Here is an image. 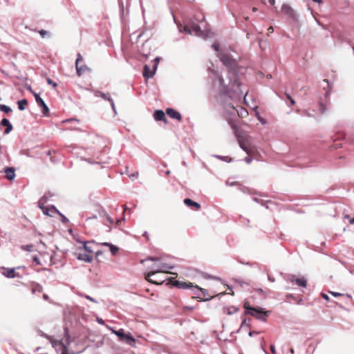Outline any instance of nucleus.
<instances>
[{"label": "nucleus", "instance_id": "obj_1", "mask_svg": "<svg viewBox=\"0 0 354 354\" xmlns=\"http://www.w3.org/2000/svg\"><path fill=\"white\" fill-rule=\"evenodd\" d=\"M212 48L216 52L217 57L227 69L228 83L225 84V80L216 71L214 72L216 78L218 80L221 88L220 95L221 96L231 97V93L233 92L240 93L243 94L241 90V84L239 78L246 72V68L239 65L236 59L233 58L230 53L220 50V44L214 42L212 45Z\"/></svg>", "mask_w": 354, "mask_h": 354}, {"label": "nucleus", "instance_id": "obj_2", "mask_svg": "<svg viewBox=\"0 0 354 354\" xmlns=\"http://www.w3.org/2000/svg\"><path fill=\"white\" fill-rule=\"evenodd\" d=\"M174 268V266H171L169 263H154L151 266L148 268L149 270V272L145 273V279L152 283V284H162L165 280L160 279V281H156L151 279V277L155 275L157 273H161V272H168L169 270H171Z\"/></svg>", "mask_w": 354, "mask_h": 354}, {"label": "nucleus", "instance_id": "obj_3", "mask_svg": "<svg viewBox=\"0 0 354 354\" xmlns=\"http://www.w3.org/2000/svg\"><path fill=\"white\" fill-rule=\"evenodd\" d=\"M77 338L76 335L71 331L69 324L68 323L65 324L64 326V337L59 340V346L62 348L61 354H69L68 347L71 344L75 342Z\"/></svg>", "mask_w": 354, "mask_h": 354}, {"label": "nucleus", "instance_id": "obj_4", "mask_svg": "<svg viewBox=\"0 0 354 354\" xmlns=\"http://www.w3.org/2000/svg\"><path fill=\"white\" fill-rule=\"evenodd\" d=\"M243 307L245 309L244 315H250L260 321L266 322L270 314V311H266L261 307L251 306L248 301L244 303Z\"/></svg>", "mask_w": 354, "mask_h": 354}, {"label": "nucleus", "instance_id": "obj_5", "mask_svg": "<svg viewBox=\"0 0 354 354\" xmlns=\"http://www.w3.org/2000/svg\"><path fill=\"white\" fill-rule=\"evenodd\" d=\"M111 333L115 334L120 342L126 343L130 346H133L136 344V339L130 333H126L124 329L120 328L115 330L111 327H109Z\"/></svg>", "mask_w": 354, "mask_h": 354}, {"label": "nucleus", "instance_id": "obj_6", "mask_svg": "<svg viewBox=\"0 0 354 354\" xmlns=\"http://www.w3.org/2000/svg\"><path fill=\"white\" fill-rule=\"evenodd\" d=\"M281 11L292 20L295 26L299 27V16L290 6L283 3L281 6Z\"/></svg>", "mask_w": 354, "mask_h": 354}, {"label": "nucleus", "instance_id": "obj_7", "mask_svg": "<svg viewBox=\"0 0 354 354\" xmlns=\"http://www.w3.org/2000/svg\"><path fill=\"white\" fill-rule=\"evenodd\" d=\"M232 128L234 129L235 136L239 139V146L243 151H244L248 155H254L256 153H258L256 149L248 147L243 140L240 139L239 136L238 135L237 127L235 125H232Z\"/></svg>", "mask_w": 354, "mask_h": 354}, {"label": "nucleus", "instance_id": "obj_8", "mask_svg": "<svg viewBox=\"0 0 354 354\" xmlns=\"http://www.w3.org/2000/svg\"><path fill=\"white\" fill-rule=\"evenodd\" d=\"M83 59V57L82 55L78 53L77 54V58L75 61V68H76V73L78 77H80L82 75V74L86 71L91 72V68L87 66L85 64L80 65V62H82Z\"/></svg>", "mask_w": 354, "mask_h": 354}, {"label": "nucleus", "instance_id": "obj_9", "mask_svg": "<svg viewBox=\"0 0 354 354\" xmlns=\"http://www.w3.org/2000/svg\"><path fill=\"white\" fill-rule=\"evenodd\" d=\"M32 95L35 97L37 105L41 108V112L43 115L44 116H48L49 115L50 110L47 104L45 103L44 100L41 97L39 93L32 92Z\"/></svg>", "mask_w": 354, "mask_h": 354}, {"label": "nucleus", "instance_id": "obj_10", "mask_svg": "<svg viewBox=\"0 0 354 354\" xmlns=\"http://www.w3.org/2000/svg\"><path fill=\"white\" fill-rule=\"evenodd\" d=\"M157 70V64H154L153 68H151L147 64L144 65L142 75L145 79H149L154 76Z\"/></svg>", "mask_w": 354, "mask_h": 354}, {"label": "nucleus", "instance_id": "obj_11", "mask_svg": "<svg viewBox=\"0 0 354 354\" xmlns=\"http://www.w3.org/2000/svg\"><path fill=\"white\" fill-rule=\"evenodd\" d=\"M184 30L189 35L199 36L202 33L201 28L198 24H194L191 27L186 25L183 27Z\"/></svg>", "mask_w": 354, "mask_h": 354}, {"label": "nucleus", "instance_id": "obj_12", "mask_svg": "<svg viewBox=\"0 0 354 354\" xmlns=\"http://www.w3.org/2000/svg\"><path fill=\"white\" fill-rule=\"evenodd\" d=\"M344 138L345 134L343 133H339L337 135L333 136L332 139L334 142V144L332 145L330 147L334 149L342 147V142H341V140Z\"/></svg>", "mask_w": 354, "mask_h": 354}, {"label": "nucleus", "instance_id": "obj_13", "mask_svg": "<svg viewBox=\"0 0 354 354\" xmlns=\"http://www.w3.org/2000/svg\"><path fill=\"white\" fill-rule=\"evenodd\" d=\"M165 113L171 119H175L178 122L181 121L182 120V115L180 113L173 108H167Z\"/></svg>", "mask_w": 354, "mask_h": 354}, {"label": "nucleus", "instance_id": "obj_14", "mask_svg": "<svg viewBox=\"0 0 354 354\" xmlns=\"http://www.w3.org/2000/svg\"><path fill=\"white\" fill-rule=\"evenodd\" d=\"M3 270V272H2V274L6 277V278L13 279L15 277H19V273H17L15 272V268H2Z\"/></svg>", "mask_w": 354, "mask_h": 354}, {"label": "nucleus", "instance_id": "obj_15", "mask_svg": "<svg viewBox=\"0 0 354 354\" xmlns=\"http://www.w3.org/2000/svg\"><path fill=\"white\" fill-rule=\"evenodd\" d=\"M0 125H1V127H6V129L4 130V134L10 133L12 131V129H13L12 124H11L10 120L8 118H3L1 120Z\"/></svg>", "mask_w": 354, "mask_h": 354}, {"label": "nucleus", "instance_id": "obj_16", "mask_svg": "<svg viewBox=\"0 0 354 354\" xmlns=\"http://www.w3.org/2000/svg\"><path fill=\"white\" fill-rule=\"evenodd\" d=\"M192 283L189 281H183L179 280H175L173 283V286L178 289H190Z\"/></svg>", "mask_w": 354, "mask_h": 354}, {"label": "nucleus", "instance_id": "obj_17", "mask_svg": "<svg viewBox=\"0 0 354 354\" xmlns=\"http://www.w3.org/2000/svg\"><path fill=\"white\" fill-rule=\"evenodd\" d=\"M153 116L156 121H163L165 123H167V118L165 115V113L162 110H156L153 112Z\"/></svg>", "mask_w": 354, "mask_h": 354}, {"label": "nucleus", "instance_id": "obj_18", "mask_svg": "<svg viewBox=\"0 0 354 354\" xmlns=\"http://www.w3.org/2000/svg\"><path fill=\"white\" fill-rule=\"evenodd\" d=\"M185 205H186L187 207L194 209L196 210H199L201 207V204L198 202H196L193 201L192 199L189 198H185L183 201Z\"/></svg>", "mask_w": 354, "mask_h": 354}, {"label": "nucleus", "instance_id": "obj_19", "mask_svg": "<svg viewBox=\"0 0 354 354\" xmlns=\"http://www.w3.org/2000/svg\"><path fill=\"white\" fill-rule=\"evenodd\" d=\"M4 172L6 174V178L8 180H12L15 179V169L12 167H6L4 168Z\"/></svg>", "mask_w": 354, "mask_h": 354}, {"label": "nucleus", "instance_id": "obj_20", "mask_svg": "<svg viewBox=\"0 0 354 354\" xmlns=\"http://www.w3.org/2000/svg\"><path fill=\"white\" fill-rule=\"evenodd\" d=\"M94 95L95 97H100L105 101H108L109 103L113 100L109 93H105L98 90L94 91Z\"/></svg>", "mask_w": 354, "mask_h": 354}, {"label": "nucleus", "instance_id": "obj_21", "mask_svg": "<svg viewBox=\"0 0 354 354\" xmlns=\"http://www.w3.org/2000/svg\"><path fill=\"white\" fill-rule=\"evenodd\" d=\"M323 82L326 84V86H324L323 88L325 90V98L327 99L330 95L333 88V84L329 82L328 79L323 80Z\"/></svg>", "mask_w": 354, "mask_h": 354}, {"label": "nucleus", "instance_id": "obj_22", "mask_svg": "<svg viewBox=\"0 0 354 354\" xmlns=\"http://www.w3.org/2000/svg\"><path fill=\"white\" fill-rule=\"evenodd\" d=\"M76 259L80 261H84L86 263H91L93 261V257L86 253H78L76 254Z\"/></svg>", "mask_w": 354, "mask_h": 354}, {"label": "nucleus", "instance_id": "obj_23", "mask_svg": "<svg viewBox=\"0 0 354 354\" xmlns=\"http://www.w3.org/2000/svg\"><path fill=\"white\" fill-rule=\"evenodd\" d=\"M295 284L301 288H306L308 285L307 279L304 277H297L295 281Z\"/></svg>", "mask_w": 354, "mask_h": 354}, {"label": "nucleus", "instance_id": "obj_24", "mask_svg": "<svg viewBox=\"0 0 354 354\" xmlns=\"http://www.w3.org/2000/svg\"><path fill=\"white\" fill-rule=\"evenodd\" d=\"M39 335L41 337H44L50 340L51 344H52V346L53 348H55L57 345H59V341H55V340H53L50 336H49L48 335L44 333L43 331L41 330H39Z\"/></svg>", "mask_w": 354, "mask_h": 354}, {"label": "nucleus", "instance_id": "obj_25", "mask_svg": "<svg viewBox=\"0 0 354 354\" xmlns=\"http://www.w3.org/2000/svg\"><path fill=\"white\" fill-rule=\"evenodd\" d=\"M28 102L26 99L24 98L22 100L17 101V106L19 111H24L27 106Z\"/></svg>", "mask_w": 354, "mask_h": 354}, {"label": "nucleus", "instance_id": "obj_26", "mask_svg": "<svg viewBox=\"0 0 354 354\" xmlns=\"http://www.w3.org/2000/svg\"><path fill=\"white\" fill-rule=\"evenodd\" d=\"M286 299H292L296 301L298 304H303V299H302L301 297H297V296H295V295H293L292 293L286 294Z\"/></svg>", "mask_w": 354, "mask_h": 354}, {"label": "nucleus", "instance_id": "obj_27", "mask_svg": "<svg viewBox=\"0 0 354 354\" xmlns=\"http://www.w3.org/2000/svg\"><path fill=\"white\" fill-rule=\"evenodd\" d=\"M250 322H251V319L250 318H245L242 321V322L241 324V326H240V328L236 331V333H239L240 330H241V328L244 327V326H246L247 328H251Z\"/></svg>", "mask_w": 354, "mask_h": 354}, {"label": "nucleus", "instance_id": "obj_28", "mask_svg": "<svg viewBox=\"0 0 354 354\" xmlns=\"http://www.w3.org/2000/svg\"><path fill=\"white\" fill-rule=\"evenodd\" d=\"M190 290H192V293L198 297L199 292H201L202 288L198 286V285H194L193 283L191 285Z\"/></svg>", "mask_w": 354, "mask_h": 354}, {"label": "nucleus", "instance_id": "obj_29", "mask_svg": "<svg viewBox=\"0 0 354 354\" xmlns=\"http://www.w3.org/2000/svg\"><path fill=\"white\" fill-rule=\"evenodd\" d=\"M77 243H82L83 244V247L82 248L88 254H91L93 252V250L91 249V247L88 246L87 245V243H89L88 241H80V240H78L77 239L76 240Z\"/></svg>", "mask_w": 354, "mask_h": 354}, {"label": "nucleus", "instance_id": "obj_30", "mask_svg": "<svg viewBox=\"0 0 354 354\" xmlns=\"http://www.w3.org/2000/svg\"><path fill=\"white\" fill-rule=\"evenodd\" d=\"M146 261H153L154 263H158L161 261V257H148L147 259L141 260L140 263H143Z\"/></svg>", "mask_w": 354, "mask_h": 354}, {"label": "nucleus", "instance_id": "obj_31", "mask_svg": "<svg viewBox=\"0 0 354 354\" xmlns=\"http://www.w3.org/2000/svg\"><path fill=\"white\" fill-rule=\"evenodd\" d=\"M283 278L286 281H290V282L295 283V281H296V279L297 277L295 274H288L284 275Z\"/></svg>", "mask_w": 354, "mask_h": 354}, {"label": "nucleus", "instance_id": "obj_32", "mask_svg": "<svg viewBox=\"0 0 354 354\" xmlns=\"http://www.w3.org/2000/svg\"><path fill=\"white\" fill-rule=\"evenodd\" d=\"M214 157H215L217 159L221 160L223 161H225L226 162H232L233 159L229 156H223L221 155H214Z\"/></svg>", "mask_w": 354, "mask_h": 354}, {"label": "nucleus", "instance_id": "obj_33", "mask_svg": "<svg viewBox=\"0 0 354 354\" xmlns=\"http://www.w3.org/2000/svg\"><path fill=\"white\" fill-rule=\"evenodd\" d=\"M285 96L288 100V102H286V104L288 106H292L295 104V100L291 97V95L289 93H285Z\"/></svg>", "mask_w": 354, "mask_h": 354}, {"label": "nucleus", "instance_id": "obj_34", "mask_svg": "<svg viewBox=\"0 0 354 354\" xmlns=\"http://www.w3.org/2000/svg\"><path fill=\"white\" fill-rule=\"evenodd\" d=\"M12 110L10 106L3 104H0V111L3 112L5 113H10V112H12Z\"/></svg>", "mask_w": 354, "mask_h": 354}, {"label": "nucleus", "instance_id": "obj_35", "mask_svg": "<svg viewBox=\"0 0 354 354\" xmlns=\"http://www.w3.org/2000/svg\"><path fill=\"white\" fill-rule=\"evenodd\" d=\"M201 293L204 297L203 301H207L212 299V297L208 294V290L207 289L202 288Z\"/></svg>", "mask_w": 354, "mask_h": 354}, {"label": "nucleus", "instance_id": "obj_36", "mask_svg": "<svg viewBox=\"0 0 354 354\" xmlns=\"http://www.w3.org/2000/svg\"><path fill=\"white\" fill-rule=\"evenodd\" d=\"M239 310V308L236 307L234 306H231L227 307V314L229 315H232L234 313L238 312Z\"/></svg>", "mask_w": 354, "mask_h": 354}, {"label": "nucleus", "instance_id": "obj_37", "mask_svg": "<svg viewBox=\"0 0 354 354\" xmlns=\"http://www.w3.org/2000/svg\"><path fill=\"white\" fill-rule=\"evenodd\" d=\"M314 113H315V110H313L312 111H310L308 110H303L301 112V115L306 116V117H313Z\"/></svg>", "mask_w": 354, "mask_h": 354}, {"label": "nucleus", "instance_id": "obj_38", "mask_svg": "<svg viewBox=\"0 0 354 354\" xmlns=\"http://www.w3.org/2000/svg\"><path fill=\"white\" fill-rule=\"evenodd\" d=\"M319 111L321 114H324L326 111V106L322 102H319Z\"/></svg>", "mask_w": 354, "mask_h": 354}, {"label": "nucleus", "instance_id": "obj_39", "mask_svg": "<svg viewBox=\"0 0 354 354\" xmlns=\"http://www.w3.org/2000/svg\"><path fill=\"white\" fill-rule=\"evenodd\" d=\"M109 249H110L111 253L113 255H115L119 251V248L113 244L109 247Z\"/></svg>", "mask_w": 354, "mask_h": 354}, {"label": "nucleus", "instance_id": "obj_40", "mask_svg": "<svg viewBox=\"0 0 354 354\" xmlns=\"http://www.w3.org/2000/svg\"><path fill=\"white\" fill-rule=\"evenodd\" d=\"M58 215L60 216L61 221L64 224H67L69 223V219L64 214H63L61 212L58 213Z\"/></svg>", "mask_w": 354, "mask_h": 354}, {"label": "nucleus", "instance_id": "obj_41", "mask_svg": "<svg viewBox=\"0 0 354 354\" xmlns=\"http://www.w3.org/2000/svg\"><path fill=\"white\" fill-rule=\"evenodd\" d=\"M33 245L28 244V245H23L21 246V249L24 251L27 252H32L33 250Z\"/></svg>", "mask_w": 354, "mask_h": 354}, {"label": "nucleus", "instance_id": "obj_42", "mask_svg": "<svg viewBox=\"0 0 354 354\" xmlns=\"http://www.w3.org/2000/svg\"><path fill=\"white\" fill-rule=\"evenodd\" d=\"M256 117L261 124H266L267 123V120L261 117L259 112H256Z\"/></svg>", "mask_w": 354, "mask_h": 354}, {"label": "nucleus", "instance_id": "obj_43", "mask_svg": "<svg viewBox=\"0 0 354 354\" xmlns=\"http://www.w3.org/2000/svg\"><path fill=\"white\" fill-rule=\"evenodd\" d=\"M80 295L81 297H83L86 298V299L90 300L91 301H92L93 303H95V304L97 303V301L95 299H94L93 297H91L89 295H84V294H80Z\"/></svg>", "mask_w": 354, "mask_h": 354}, {"label": "nucleus", "instance_id": "obj_44", "mask_svg": "<svg viewBox=\"0 0 354 354\" xmlns=\"http://www.w3.org/2000/svg\"><path fill=\"white\" fill-rule=\"evenodd\" d=\"M252 200H253V201H254V202H256L257 203L261 204L262 206L265 205V203H270V202L269 201H268L266 202H264L263 200L259 199V198H256V197L252 198Z\"/></svg>", "mask_w": 354, "mask_h": 354}, {"label": "nucleus", "instance_id": "obj_45", "mask_svg": "<svg viewBox=\"0 0 354 354\" xmlns=\"http://www.w3.org/2000/svg\"><path fill=\"white\" fill-rule=\"evenodd\" d=\"M46 82L49 85H52L53 88H56L57 86V84L55 82H53L50 78L47 77L46 78Z\"/></svg>", "mask_w": 354, "mask_h": 354}, {"label": "nucleus", "instance_id": "obj_46", "mask_svg": "<svg viewBox=\"0 0 354 354\" xmlns=\"http://www.w3.org/2000/svg\"><path fill=\"white\" fill-rule=\"evenodd\" d=\"M252 155H248V156H246L245 158H244V161L247 163V164H250L252 162V161L253 160L254 158L252 156Z\"/></svg>", "mask_w": 354, "mask_h": 354}, {"label": "nucleus", "instance_id": "obj_47", "mask_svg": "<svg viewBox=\"0 0 354 354\" xmlns=\"http://www.w3.org/2000/svg\"><path fill=\"white\" fill-rule=\"evenodd\" d=\"M32 260L33 263H36V265H41V261L37 256H33Z\"/></svg>", "mask_w": 354, "mask_h": 354}, {"label": "nucleus", "instance_id": "obj_48", "mask_svg": "<svg viewBox=\"0 0 354 354\" xmlns=\"http://www.w3.org/2000/svg\"><path fill=\"white\" fill-rule=\"evenodd\" d=\"M104 217L106 218V221L109 223V224L113 223V219L106 212H104Z\"/></svg>", "mask_w": 354, "mask_h": 354}, {"label": "nucleus", "instance_id": "obj_49", "mask_svg": "<svg viewBox=\"0 0 354 354\" xmlns=\"http://www.w3.org/2000/svg\"><path fill=\"white\" fill-rule=\"evenodd\" d=\"M49 207L50 211L53 213H57L58 214V213L60 212V211H59L54 205H51Z\"/></svg>", "mask_w": 354, "mask_h": 354}, {"label": "nucleus", "instance_id": "obj_50", "mask_svg": "<svg viewBox=\"0 0 354 354\" xmlns=\"http://www.w3.org/2000/svg\"><path fill=\"white\" fill-rule=\"evenodd\" d=\"M205 278H206V279H216V280H221V278H219L218 277H215V276H213V275H211V274H206L205 275Z\"/></svg>", "mask_w": 354, "mask_h": 354}, {"label": "nucleus", "instance_id": "obj_51", "mask_svg": "<svg viewBox=\"0 0 354 354\" xmlns=\"http://www.w3.org/2000/svg\"><path fill=\"white\" fill-rule=\"evenodd\" d=\"M45 203H44V202H41L40 201H39L38 202V207L39 209H41V210H44V209H46V206H45Z\"/></svg>", "mask_w": 354, "mask_h": 354}, {"label": "nucleus", "instance_id": "obj_52", "mask_svg": "<svg viewBox=\"0 0 354 354\" xmlns=\"http://www.w3.org/2000/svg\"><path fill=\"white\" fill-rule=\"evenodd\" d=\"M110 105L111 106V109H112V110L113 111L114 115H117V111H116L115 105V103H114L113 100L110 102Z\"/></svg>", "mask_w": 354, "mask_h": 354}, {"label": "nucleus", "instance_id": "obj_53", "mask_svg": "<svg viewBox=\"0 0 354 354\" xmlns=\"http://www.w3.org/2000/svg\"><path fill=\"white\" fill-rule=\"evenodd\" d=\"M194 308H195L194 306H185L183 307V313H185L187 310H192L194 309Z\"/></svg>", "mask_w": 354, "mask_h": 354}, {"label": "nucleus", "instance_id": "obj_54", "mask_svg": "<svg viewBox=\"0 0 354 354\" xmlns=\"http://www.w3.org/2000/svg\"><path fill=\"white\" fill-rule=\"evenodd\" d=\"M50 212V207H46V209H44V210H42V212L44 214L46 215V216H51L49 213Z\"/></svg>", "mask_w": 354, "mask_h": 354}, {"label": "nucleus", "instance_id": "obj_55", "mask_svg": "<svg viewBox=\"0 0 354 354\" xmlns=\"http://www.w3.org/2000/svg\"><path fill=\"white\" fill-rule=\"evenodd\" d=\"M39 33L42 37H44L46 36V35H47L48 33V32L45 30L41 29V30H39Z\"/></svg>", "mask_w": 354, "mask_h": 354}, {"label": "nucleus", "instance_id": "obj_56", "mask_svg": "<svg viewBox=\"0 0 354 354\" xmlns=\"http://www.w3.org/2000/svg\"><path fill=\"white\" fill-rule=\"evenodd\" d=\"M48 199V196L46 194H45L40 199L39 201L44 203H46Z\"/></svg>", "mask_w": 354, "mask_h": 354}, {"label": "nucleus", "instance_id": "obj_57", "mask_svg": "<svg viewBox=\"0 0 354 354\" xmlns=\"http://www.w3.org/2000/svg\"><path fill=\"white\" fill-rule=\"evenodd\" d=\"M330 293L335 297L342 296L343 295L342 293L337 292H333L330 291Z\"/></svg>", "mask_w": 354, "mask_h": 354}, {"label": "nucleus", "instance_id": "obj_58", "mask_svg": "<svg viewBox=\"0 0 354 354\" xmlns=\"http://www.w3.org/2000/svg\"><path fill=\"white\" fill-rule=\"evenodd\" d=\"M250 266L254 268H258L260 269V265L257 262H251Z\"/></svg>", "mask_w": 354, "mask_h": 354}, {"label": "nucleus", "instance_id": "obj_59", "mask_svg": "<svg viewBox=\"0 0 354 354\" xmlns=\"http://www.w3.org/2000/svg\"><path fill=\"white\" fill-rule=\"evenodd\" d=\"M237 261H239V263L243 264V265H246V266H250V261H248V262H244L242 260L239 259H237Z\"/></svg>", "mask_w": 354, "mask_h": 354}, {"label": "nucleus", "instance_id": "obj_60", "mask_svg": "<svg viewBox=\"0 0 354 354\" xmlns=\"http://www.w3.org/2000/svg\"><path fill=\"white\" fill-rule=\"evenodd\" d=\"M259 331H257V330H250L248 333V335L250 337H252L255 334H259Z\"/></svg>", "mask_w": 354, "mask_h": 354}, {"label": "nucleus", "instance_id": "obj_61", "mask_svg": "<svg viewBox=\"0 0 354 354\" xmlns=\"http://www.w3.org/2000/svg\"><path fill=\"white\" fill-rule=\"evenodd\" d=\"M119 6H120V15H124V6H123L122 3L119 2Z\"/></svg>", "mask_w": 354, "mask_h": 354}, {"label": "nucleus", "instance_id": "obj_62", "mask_svg": "<svg viewBox=\"0 0 354 354\" xmlns=\"http://www.w3.org/2000/svg\"><path fill=\"white\" fill-rule=\"evenodd\" d=\"M270 351L272 354H275L276 353V349H275V346L274 344H271L270 346Z\"/></svg>", "mask_w": 354, "mask_h": 354}, {"label": "nucleus", "instance_id": "obj_63", "mask_svg": "<svg viewBox=\"0 0 354 354\" xmlns=\"http://www.w3.org/2000/svg\"><path fill=\"white\" fill-rule=\"evenodd\" d=\"M260 348L263 351V352L265 353V354H270L267 350L265 348L263 344L261 343V345H260Z\"/></svg>", "mask_w": 354, "mask_h": 354}, {"label": "nucleus", "instance_id": "obj_64", "mask_svg": "<svg viewBox=\"0 0 354 354\" xmlns=\"http://www.w3.org/2000/svg\"><path fill=\"white\" fill-rule=\"evenodd\" d=\"M322 297L326 301H328L330 299L328 295L325 293H322Z\"/></svg>", "mask_w": 354, "mask_h": 354}]
</instances>
